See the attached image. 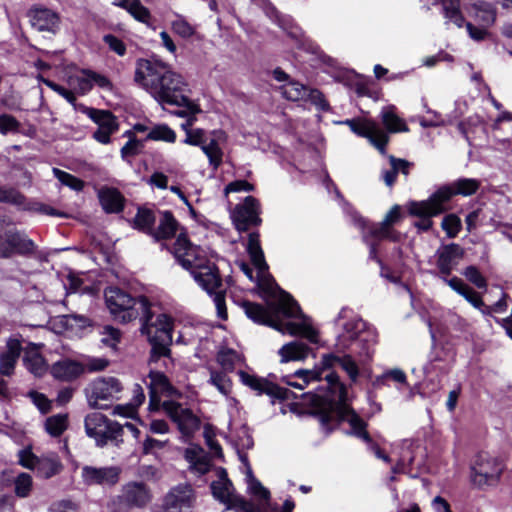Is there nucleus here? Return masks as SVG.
<instances>
[{
    "label": "nucleus",
    "mask_w": 512,
    "mask_h": 512,
    "mask_svg": "<svg viewBox=\"0 0 512 512\" xmlns=\"http://www.w3.org/2000/svg\"><path fill=\"white\" fill-rule=\"evenodd\" d=\"M105 301L111 314L126 323L140 316L142 334L147 335L152 346L151 361L170 355L172 343V319L166 314H154L150 310V303L145 297L134 299L118 287H108L104 292Z\"/></svg>",
    "instance_id": "f257e3e1"
},
{
    "label": "nucleus",
    "mask_w": 512,
    "mask_h": 512,
    "mask_svg": "<svg viewBox=\"0 0 512 512\" xmlns=\"http://www.w3.org/2000/svg\"><path fill=\"white\" fill-rule=\"evenodd\" d=\"M134 81L161 105L186 107L190 112L198 110V105L185 94L187 83L184 78L160 60L138 59Z\"/></svg>",
    "instance_id": "f03ea898"
},
{
    "label": "nucleus",
    "mask_w": 512,
    "mask_h": 512,
    "mask_svg": "<svg viewBox=\"0 0 512 512\" xmlns=\"http://www.w3.org/2000/svg\"><path fill=\"white\" fill-rule=\"evenodd\" d=\"M480 182L472 178H461L449 186H442L425 201H415L409 204L411 215H438L446 210V203L454 195L470 196L475 194Z\"/></svg>",
    "instance_id": "7ed1b4c3"
},
{
    "label": "nucleus",
    "mask_w": 512,
    "mask_h": 512,
    "mask_svg": "<svg viewBox=\"0 0 512 512\" xmlns=\"http://www.w3.org/2000/svg\"><path fill=\"white\" fill-rule=\"evenodd\" d=\"M325 379L328 385H333L334 389L338 391V401L328 413L322 415L323 423H329L333 420L345 421L349 423L352 429L349 434L371 443L372 439L366 431V422L346 403L347 391L345 386L339 383L338 375L330 373L325 376Z\"/></svg>",
    "instance_id": "20e7f679"
},
{
    "label": "nucleus",
    "mask_w": 512,
    "mask_h": 512,
    "mask_svg": "<svg viewBox=\"0 0 512 512\" xmlns=\"http://www.w3.org/2000/svg\"><path fill=\"white\" fill-rule=\"evenodd\" d=\"M245 314L256 323L264 324L281 333L302 335L311 342H317V332L307 323H282L271 318L269 312L260 304L245 301L242 304Z\"/></svg>",
    "instance_id": "39448f33"
},
{
    "label": "nucleus",
    "mask_w": 512,
    "mask_h": 512,
    "mask_svg": "<svg viewBox=\"0 0 512 512\" xmlns=\"http://www.w3.org/2000/svg\"><path fill=\"white\" fill-rule=\"evenodd\" d=\"M123 390L121 382L115 377H101L93 380L85 388L88 404L94 409H106L109 402L118 400Z\"/></svg>",
    "instance_id": "423d86ee"
},
{
    "label": "nucleus",
    "mask_w": 512,
    "mask_h": 512,
    "mask_svg": "<svg viewBox=\"0 0 512 512\" xmlns=\"http://www.w3.org/2000/svg\"><path fill=\"white\" fill-rule=\"evenodd\" d=\"M35 250L34 242L13 225L0 220V257L10 258L15 254L29 255Z\"/></svg>",
    "instance_id": "0eeeda50"
},
{
    "label": "nucleus",
    "mask_w": 512,
    "mask_h": 512,
    "mask_svg": "<svg viewBox=\"0 0 512 512\" xmlns=\"http://www.w3.org/2000/svg\"><path fill=\"white\" fill-rule=\"evenodd\" d=\"M84 426L86 434L93 438L99 447L105 446L108 441L118 442L123 434V427L120 424L110 421L99 412L88 414Z\"/></svg>",
    "instance_id": "6e6552de"
},
{
    "label": "nucleus",
    "mask_w": 512,
    "mask_h": 512,
    "mask_svg": "<svg viewBox=\"0 0 512 512\" xmlns=\"http://www.w3.org/2000/svg\"><path fill=\"white\" fill-rule=\"evenodd\" d=\"M151 499L147 486L140 482H130L122 487L121 494L110 504L111 512H120L122 509L143 507Z\"/></svg>",
    "instance_id": "1a4fd4ad"
},
{
    "label": "nucleus",
    "mask_w": 512,
    "mask_h": 512,
    "mask_svg": "<svg viewBox=\"0 0 512 512\" xmlns=\"http://www.w3.org/2000/svg\"><path fill=\"white\" fill-rule=\"evenodd\" d=\"M173 254L178 262L187 270L193 273V270L201 268L203 263H207V257L204 251L192 245L187 236L180 233L173 246Z\"/></svg>",
    "instance_id": "9d476101"
},
{
    "label": "nucleus",
    "mask_w": 512,
    "mask_h": 512,
    "mask_svg": "<svg viewBox=\"0 0 512 512\" xmlns=\"http://www.w3.org/2000/svg\"><path fill=\"white\" fill-rule=\"evenodd\" d=\"M352 132L358 136L367 138L369 142L381 153H386V145L389 142L388 133L378 123L372 120L347 119L343 122Z\"/></svg>",
    "instance_id": "9b49d317"
},
{
    "label": "nucleus",
    "mask_w": 512,
    "mask_h": 512,
    "mask_svg": "<svg viewBox=\"0 0 512 512\" xmlns=\"http://www.w3.org/2000/svg\"><path fill=\"white\" fill-rule=\"evenodd\" d=\"M503 471V465L498 459L481 453L472 467V481L475 485H491L497 482Z\"/></svg>",
    "instance_id": "f8f14e48"
},
{
    "label": "nucleus",
    "mask_w": 512,
    "mask_h": 512,
    "mask_svg": "<svg viewBox=\"0 0 512 512\" xmlns=\"http://www.w3.org/2000/svg\"><path fill=\"white\" fill-rule=\"evenodd\" d=\"M164 411L178 426L185 438L191 437L200 428V420L193 412L174 401H165L162 404Z\"/></svg>",
    "instance_id": "ddd939ff"
},
{
    "label": "nucleus",
    "mask_w": 512,
    "mask_h": 512,
    "mask_svg": "<svg viewBox=\"0 0 512 512\" xmlns=\"http://www.w3.org/2000/svg\"><path fill=\"white\" fill-rule=\"evenodd\" d=\"M259 213L260 204L258 200L252 196H247L243 203L235 206L231 217L236 229L244 232L251 226H257L261 223Z\"/></svg>",
    "instance_id": "4468645a"
},
{
    "label": "nucleus",
    "mask_w": 512,
    "mask_h": 512,
    "mask_svg": "<svg viewBox=\"0 0 512 512\" xmlns=\"http://www.w3.org/2000/svg\"><path fill=\"white\" fill-rule=\"evenodd\" d=\"M27 18L30 25L39 32L55 34L60 28V14L42 5H33L27 11Z\"/></svg>",
    "instance_id": "2eb2a0df"
},
{
    "label": "nucleus",
    "mask_w": 512,
    "mask_h": 512,
    "mask_svg": "<svg viewBox=\"0 0 512 512\" xmlns=\"http://www.w3.org/2000/svg\"><path fill=\"white\" fill-rule=\"evenodd\" d=\"M87 115L98 125L93 137L102 144L110 142V136L118 130L116 117L106 110L88 108Z\"/></svg>",
    "instance_id": "dca6fc26"
},
{
    "label": "nucleus",
    "mask_w": 512,
    "mask_h": 512,
    "mask_svg": "<svg viewBox=\"0 0 512 512\" xmlns=\"http://www.w3.org/2000/svg\"><path fill=\"white\" fill-rule=\"evenodd\" d=\"M465 250L456 243L441 245L436 253V266L442 276H449L464 258Z\"/></svg>",
    "instance_id": "f3484780"
},
{
    "label": "nucleus",
    "mask_w": 512,
    "mask_h": 512,
    "mask_svg": "<svg viewBox=\"0 0 512 512\" xmlns=\"http://www.w3.org/2000/svg\"><path fill=\"white\" fill-rule=\"evenodd\" d=\"M195 502V493L188 484H180L172 488L164 499L166 512H182L189 509Z\"/></svg>",
    "instance_id": "a211bd4d"
},
{
    "label": "nucleus",
    "mask_w": 512,
    "mask_h": 512,
    "mask_svg": "<svg viewBox=\"0 0 512 512\" xmlns=\"http://www.w3.org/2000/svg\"><path fill=\"white\" fill-rule=\"evenodd\" d=\"M120 469L118 467L84 466L81 477L86 485H115L119 481Z\"/></svg>",
    "instance_id": "6ab92c4d"
},
{
    "label": "nucleus",
    "mask_w": 512,
    "mask_h": 512,
    "mask_svg": "<svg viewBox=\"0 0 512 512\" xmlns=\"http://www.w3.org/2000/svg\"><path fill=\"white\" fill-rule=\"evenodd\" d=\"M150 380L149 388V408L150 410H157L160 405V396L162 394L171 396L175 389L170 384L168 378L161 372L151 371L148 375Z\"/></svg>",
    "instance_id": "aec40b11"
},
{
    "label": "nucleus",
    "mask_w": 512,
    "mask_h": 512,
    "mask_svg": "<svg viewBox=\"0 0 512 512\" xmlns=\"http://www.w3.org/2000/svg\"><path fill=\"white\" fill-rule=\"evenodd\" d=\"M195 281L208 293H213L222 286V279L219 275L218 268L215 263L207 259V263H203L201 268L193 270L192 273Z\"/></svg>",
    "instance_id": "412c9836"
},
{
    "label": "nucleus",
    "mask_w": 512,
    "mask_h": 512,
    "mask_svg": "<svg viewBox=\"0 0 512 512\" xmlns=\"http://www.w3.org/2000/svg\"><path fill=\"white\" fill-rule=\"evenodd\" d=\"M85 371V367L80 362L71 359H62L55 362L51 368V375L59 381L71 382L80 377Z\"/></svg>",
    "instance_id": "4be33fe9"
},
{
    "label": "nucleus",
    "mask_w": 512,
    "mask_h": 512,
    "mask_svg": "<svg viewBox=\"0 0 512 512\" xmlns=\"http://www.w3.org/2000/svg\"><path fill=\"white\" fill-rule=\"evenodd\" d=\"M22 345L19 339L11 337L6 342V350L0 354V374L10 376L21 354Z\"/></svg>",
    "instance_id": "5701e85b"
},
{
    "label": "nucleus",
    "mask_w": 512,
    "mask_h": 512,
    "mask_svg": "<svg viewBox=\"0 0 512 512\" xmlns=\"http://www.w3.org/2000/svg\"><path fill=\"white\" fill-rule=\"evenodd\" d=\"M238 375L244 385L250 387L258 394H267L278 398L283 397L282 389L265 378L250 375L245 371H239Z\"/></svg>",
    "instance_id": "b1692460"
},
{
    "label": "nucleus",
    "mask_w": 512,
    "mask_h": 512,
    "mask_svg": "<svg viewBox=\"0 0 512 512\" xmlns=\"http://www.w3.org/2000/svg\"><path fill=\"white\" fill-rule=\"evenodd\" d=\"M335 366L341 367L352 381H355L359 374L356 362L350 355H340L337 353L325 354L322 357V367L330 369Z\"/></svg>",
    "instance_id": "393cba45"
},
{
    "label": "nucleus",
    "mask_w": 512,
    "mask_h": 512,
    "mask_svg": "<svg viewBox=\"0 0 512 512\" xmlns=\"http://www.w3.org/2000/svg\"><path fill=\"white\" fill-rule=\"evenodd\" d=\"M102 208L107 213H119L124 208V197L116 188L103 187L98 191Z\"/></svg>",
    "instance_id": "a878e982"
},
{
    "label": "nucleus",
    "mask_w": 512,
    "mask_h": 512,
    "mask_svg": "<svg viewBox=\"0 0 512 512\" xmlns=\"http://www.w3.org/2000/svg\"><path fill=\"white\" fill-rule=\"evenodd\" d=\"M184 457L190 464V469L200 475L210 470V460L206 452L197 445H192L185 450Z\"/></svg>",
    "instance_id": "bb28decb"
},
{
    "label": "nucleus",
    "mask_w": 512,
    "mask_h": 512,
    "mask_svg": "<svg viewBox=\"0 0 512 512\" xmlns=\"http://www.w3.org/2000/svg\"><path fill=\"white\" fill-rule=\"evenodd\" d=\"M184 457L190 464V469L200 475L210 470V460L206 452L197 445H192L185 450Z\"/></svg>",
    "instance_id": "cd10ccee"
},
{
    "label": "nucleus",
    "mask_w": 512,
    "mask_h": 512,
    "mask_svg": "<svg viewBox=\"0 0 512 512\" xmlns=\"http://www.w3.org/2000/svg\"><path fill=\"white\" fill-rule=\"evenodd\" d=\"M112 5L124 9L136 21L150 25L152 15L140 0H113Z\"/></svg>",
    "instance_id": "c85d7f7f"
},
{
    "label": "nucleus",
    "mask_w": 512,
    "mask_h": 512,
    "mask_svg": "<svg viewBox=\"0 0 512 512\" xmlns=\"http://www.w3.org/2000/svg\"><path fill=\"white\" fill-rule=\"evenodd\" d=\"M23 362L26 369L36 377H41L48 371L47 363L35 344L26 348Z\"/></svg>",
    "instance_id": "c756f323"
},
{
    "label": "nucleus",
    "mask_w": 512,
    "mask_h": 512,
    "mask_svg": "<svg viewBox=\"0 0 512 512\" xmlns=\"http://www.w3.org/2000/svg\"><path fill=\"white\" fill-rule=\"evenodd\" d=\"M311 349L305 343L300 341H292L283 345L279 349L280 361L287 363L290 361H302L306 359Z\"/></svg>",
    "instance_id": "7c9ffc66"
},
{
    "label": "nucleus",
    "mask_w": 512,
    "mask_h": 512,
    "mask_svg": "<svg viewBox=\"0 0 512 512\" xmlns=\"http://www.w3.org/2000/svg\"><path fill=\"white\" fill-rule=\"evenodd\" d=\"M211 489L213 496L224 504H232L234 502L233 485L227 478L225 470H221L220 478L212 482Z\"/></svg>",
    "instance_id": "2f4dec72"
},
{
    "label": "nucleus",
    "mask_w": 512,
    "mask_h": 512,
    "mask_svg": "<svg viewBox=\"0 0 512 512\" xmlns=\"http://www.w3.org/2000/svg\"><path fill=\"white\" fill-rule=\"evenodd\" d=\"M247 251L252 264L258 269L260 274L268 270V265L264 258V253L260 246L259 234L250 233L248 237Z\"/></svg>",
    "instance_id": "473e14b6"
},
{
    "label": "nucleus",
    "mask_w": 512,
    "mask_h": 512,
    "mask_svg": "<svg viewBox=\"0 0 512 512\" xmlns=\"http://www.w3.org/2000/svg\"><path fill=\"white\" fill-rule=\"evenodd\" d=\"M177 227L178 223L172 213L165 211L162 213L158 228L156 230L153 229L152 237L156 241L171 238L175 235Z\"/></svg>",
    "instance_id": "72a5a7b5"
},
{
    "label": "nucleus",
    "mask_w": 512,
    "mask_h": 512,
    "mask_svg": "<svg viewBox=\"0 0 512 512\" xmlns=\"http://www.w3.org/2000/svg\"><path fill=\"white\" fill-rule=\"evenodd\" d=\"M472 8L474 10V18L479 25L491 27L495 23L497 12L490 3L478 1L472 5Z\"/></svg>",
    "instance_id": "f704fd0d"
},
{
    "label": "nucleus",
    "mask_w": 512,
    "mask_h": 512,
    "mask_svg": "<svg viewBox=\"0 0 512 512\" xmlns=\"http://www.w3.org/2000/svg\"><path fill=\"white\" fill-rule=\"evenodd\" d=\"M395 107L389 106L382 110L381 121L387 132L398 133L408 132L409 128L405 121L395 113Z\"/></svg>",
    "instance_id": "c9c22d12"
},
{
    "label": "nucleus",
    "mask_w": 512,
    "mask_h": 512,
    "mask_svg": "<svg viewBox=\"0 0 512 512\" xmlns=\"http://www.w3.org/2000/svg\"><path fill=\"white\" fill-rule=\"evenodd\" d=\"M35 470L40 477L48 479L60 473L62 464L56 454H48L40 457Z\"/></svg>",
    "instance_id": "e433bc0d"
},
{
    "label": "nucleus",
    "mask_w": 512,
    "mask_h": 512,
    "mask_svg": "<svg viewBox=\"0 0 512 512\" xmlns=\"http://www.w3.org/2000/svg\"><path fill=\"white\" fill-rule=\"evenodd\" d=\"M145 400L144 390L141 385L135 384L133 387V398L125 406L118 405L114 408L113 413L122 415L125 417H133L136 413V409L142 405Z\"/></svg>",
    "instance_id": "4c0bfd02"
},
{
    "label": "nucleus",
    "mask_w": 512,
    "mask_h": 512,
    "mask_svg": "<svg viewBox=\"0 0 512 512\" xmlns=\"http://www.w3.org/2000/svg\"><path fill=\"white\" fill-rule=\"evenodd\" d=\"M445 23H453L458 28L463 27L465 18L460 10L459 0H441Z\"/></svg>",
    "instance_id": "58836bf2"
},
{
    "label": "nucleus",
    "mask_w": 512,
    "mask_h": 512,
    "mask_svg": "<svg viewBox=\"0 0 512 512\" xmlns=\"http://www.w3.org/2000/svg\"><path fill=\"white\" fill-rule=\"evenodd\" d=\"M276 312L283 314L287 318H296L300 315V307L290 294L280 291L278 295Z\"/></svg>",
    "instance_id": "ea45409f"
},
{
    "label": "nucleus",
    "mask_w": 512,
    "mask_h": 512,
    "mask_svg": "<svg viewBox=\"0 0 512 512\" xmlns=\"http://www.w3.org/2000/svg\"><path fill=\"white\" fill-rule=\"evenodd\" d=\"M13 491L18 498H28L33 491V478L30 474L21 472L13 481Z\"/></svg>",
    "instance_id": "a19ab883"
},
{
    "label": "nucleus",
    "mask_w": 512,
    "mask_h": 512,
    "mask_svg": "<svg viewBox=\"0 0 512 512\" xmlns=\"http://www.w3.org/2000/svg\"><path fill=\"white\" fill-rule=\"evenodd\" d=\"M155 216L153 212L146 208H139L134 218V227L143 233L152 236Z\"/></svg>",
    "instance_id": "79ce46f5"
},
{
    "label": "nucleus",
    "mask_w": 512,
    "mask_h": 512,
    "mask_svg": "<svg viewBox=\"0 0 512 512\" xmlns=\"http://www.w3.org/2000/svg\"><path fill=\"white\" fill-rule=\"evenodd\" d=\"M217 361L225 371L231 372L242 361V357L235 350L225 348L218 352Z\"/></svg>",
    "instance_id": "37998d69"
},
{
    "label": "nucleus",
    "mask_w": 512,
    "mask_h": 512,
    "mask_svg": "<svg viewBox=\"0 0 512 512\" xmlns=\"http://www.w3.org/2000/svg\"><path fill=\"white\" fill-rule=\"evenodd\" d=\"M282 95L291 101H299L307 96V88L299 82L291 81L282 86Z\"/></svg>",
    "instance_id": "c03bdc74"
},
{
    "label": "nucleus",
    "mask_w": 512,
    "mask_h": 512,
    "mask_svg": "<svg viewBox=\"0 0 512 512\" xmlns=\"http://www.w3.org/2000/svg\"><path fill=\"white\" fill-rule=\"evenodd\" d=\"M52 172H53V175L59 180V182L62 185H65L72 190L81 191L85 186V183L83 180H81V179L75 177L74 175H72L68 172H65L59 168H53Z\"/></svg>",
    "instance_id": "a18cd8bd"
},
{
    "label": "nucleus",
    "mask_w": 512,
    "mask_h": 512,
    "mask_svg": "<svg viewBox=\"0 0 512 512\" xmlns=\"http://www.w3.org/2000/svg\"><path fill=\"white\" fill-rule=\"evenodd\" d=\"M67 428V415L58 414L47 418L46 431L54 437L60 436Z\"/></svg>",
    "instance_id": "49530a36"
},
{
    "label": "nucleus",
    "mask_w": 512,
    "mask_h": 512,
    "mask_svg": "<svg viewBox=\"0 0 512 512\" xmlns=\"http://www.w3.org/2000/svg\"><path fill=\"white\" fill-rule=\"evenodd\" d=\"M202 151L208 157L209 163L214 169H217L222 163L223 152L216 139H212L208 144L202 145Z\"/></svg>",
    "instance_id": "de8ad7c7"
},
{
    "label": "nucleus",
    "mask_w": 512,
    "mask_h": 512,
    "mask_svg": "<svg viewBox=\"0 0 512 512\" xmlns=\"http://www.w3.org/2000/svg\"><path fill=\"white\" fill-rule=\"evenodd\" d=\"M209 382L223 395L228 396L231 393L232 381L226 373L211 371Z\"/></svg>",
    "instance_id": "09e8293b"
},
{
    "label": "nucleus",
    "mask_w": 512,
    "mask_h": 512,
    "mask_svg": "<svg viewBox=\"0 0 512 512\" xmlns=\"http://www.w3.org/2000/svg\"><path fill=\"white\" fill-rule=\"evenodd\" d=\"M369 233L376 240L389 239L391 241H398L400 238V234L397 231L382 222L371 226Z\"/></svg>",
    "instance_id": "8fccbe9b"
},
{
    "label": "nucleus",
    "mask_w": 512,
    "mask_h": 512,
    "mask_svg": "<svg viewBox=\"0 0 512 512\" xmlns=\"http://www.w3.org/2000/svg\"><path fill=\"white\" fill-rule=\"evenodd\" d=\"M147 139L155 141L162 140L173 143L176 139V134L167 125H158L150 130L147 135Z\"/></svg>",
    "instance_id": "3c124183"
},
{
    "label": "nucleus",
    "mask_w": 512,
    "mask_h": 512,
    "mask_svg": "<svg viewBox=\"0 0 512 512\" xmlns=\"http://www.w3.org/2000/svg\"><path fill=\"white\" fill-rule=\"evenodd\" d=\"M441 227L449 238H455L461 230V220L455 214L446 215L442 220Z\"/></svg>",
    "instance_id": "603ef678"
},
{
    "label": "nucleus",
    "mask_w": 512,
    "mask_h": 512,
    "mask_svg": "<svg viewBox=\"0 0 512 512\" xmlns=\"http://www.w3.org/2000/svg\"><path fill=\"white\" fill-rule=\"evenodd\" d=\"M0 202L22 206L25 203V196L14 188L0 187Z\"/></svg>",
    "instance_id": "864d4df0"
},
{
    "label": "nucleus",
    "mask_w": 512,
    "mask_h": 512,
    "mask_svg": "<svg viewBox=\"0 0 512 512\" xmlns=\"http://www.w3.org/2000/svg\"><path fill=\"white\" fill-rule=\"evenodd\" d=\"M101 342L111 348H116L117 344L121 340V332L119 329L112 326H104L101 331Z\"/></svg>",
    "instance_id": "5fc2aeb1"
},
{
    "label": "nucleus",
    "mask_w": 512,
    "mask_h": 512,
    "mask_svg": "<svg viewBox=\"0 0 512 512\" xmlns=\"http://www.w3.org/2000/svg\"><path fill=\"white\" fill-rule=\"evenodd\" d=\"M169 445L168 439H155L147 436L142 443V452L145 455L155 454Z\"/></svg>",
    "instance_id": "6e6d98bb"
},
{
    "label": "nucleus",
    "mask_w": 512,
    "mask_h": 512,
    "mask_svg": "<svg viewBox=\"0 0 512 512\" xmlns=\"http://www.w3.org/2000/svg\"><path fill=\"white\" fill-rule=\"evenodd\" d=\"M171 27L173 32L182 38H190L195 33L194 27L182 17H177L172 22Z\"/></svg>",
    "instance_id": "4d7b16f0"
},
{
    "label": "nucleus",
    "mask_w": 512,
    "mask_h": 512,
    "mask_svg": "<svg viewBox=\"0 0 512 512\" xmlns=\"http://www.w3.org/2000/svg\"><path fill=\"white\" fill-rule=\"evenodd\" d=\"M19 463L24 468L35 470L40 457H37L29 448H25L18 453Z\"/></svg>",
    "instance_id": "13d9d810"
},
{
    "label": "nucleus",
    "mask_w": 512,
    "mask_h": 512,
    "mask_svg": "<svg viewBox=\"0 0 512 512\" xmlns=\"http://www.w3.org/2000/svg\"><path fill=\"white\" fill-rule=\"evenodd\" d=\"M39 80L42 83H44L47 87H49L50 89L58 93L60 96L65 98L69 103L74 104L76 102V97L72 91L42 76L39 77Z\"/></svg>",
    "instance_id": "bf43d9fd"
},
{
    "label": "nucleus",
    "mask_w": 512,
    "mask_h": 512,
    "mask_svg": "<svg viewBox=\"0 0 512 512\" xmlns=\"http://www.w3.org/2000/svg\"><path fill=\"white\" fill-rule=\"evenodd\" d=\"M463 275L476 287L478 288H485L487 286L485 278L482 276V274L479 272V270L475 266H468L464 272Z\"/></svg>",
    "instance_id": "052dcab7"
},
{
    "label": "nucleus",
    "mask_w": 512,
    "mask_h": 512,
    "mask_svg": "<svg viewBox=\"0 0 512 512\" xmlns=\"http://www.w3.org/2000/svg\"><path fill=\"white\" fill-rule=\"evenodd\" d=\"M249 479V489L251 493H253L255 496L259 497L260 499L267 500L269 498V491L262 486V484L256 480L251 471L247 475Z\"/></svg>",
    "instance_id": "680f3d73"
},
{
    "label": "nucleus",
    "mask_w": 512,
    "mask_h": 512,
    "mask_svg": "<svg viewBox=\"0 0 512 512\" xmlns=\"http://www.w3.org/2000/svg\"><path fill=\"white\" fill-rule=\"evenodd\" d=\"M104 42L108 45L110 50L114 51L119 56H124L126 53V46L124 42L118 37L108 34L103 37Z\"/></svg>",
    "instance_id": "e2e57ef3"
},
{
    "label": "nucleus",
    "mask_w": 512,
    "mask_h": 512,
    "mask_svg": "<svg viewBox=\"0 0 512 512\" xmlns=\"http://www.w3.org/2000/svg\"><path fill=\"white\" fill-rule=\"evenodd\" d=\"M84 75H90L92 86L97 85L98 87L105 89V90H112L113 85L111 81L102 74H99L97 72L91 71V70H83Z\"/></svg>",
    "instance_id": "0e129e2a"
},
{
    "label": "nucleus",
    "mask_w": 512,
    "mask_h": 512,
    "mask_svg": "<svg viewBox=\"0 0 512 512\" xmlns=\"http://www.w3.org/2000/svg\"><path fill=\"white\" fill-rule=\"evenodd\" d=\"M321 375H322V371L320 369H312V370L300 369L294 373L295 377L299 378L300 380H302L304 382V384H307V385L312 381L321 380Z\"/></svg>",
    "instance_id": "69168bd1"
},
{
    "label": "nucleus",
    "mask_w": 512,
    "mask_h": 512,
    "mask_svg": "<svg viewBox=\"0 0 512 512\" xmlns=\"http://www.w3.org/2000/svg\"><path fill=\"white\" fill-rule=\"evenodd\" d=\"M184 142L189 145L202 147V145H205L204 130L200 129V128H195L193 130H189Z\"/></svg>",
    "instance_id": "338daca9"
},
{
    "label": "nucleus",
    "mask_w": 512,
    "mask_h": 512,
    "mask_svg": "<svg viewBox=\"0 0 512 512\" xmlns=\"http://www.w3.org/2000/svg\"><path fill=\"white\" fill-rule=\"evenodd\" d=\"M77 505L70 500H62L50 506L48 512H77Z\"/></svg>",
    "instance_id": "774afa93"
}]
</instances>
